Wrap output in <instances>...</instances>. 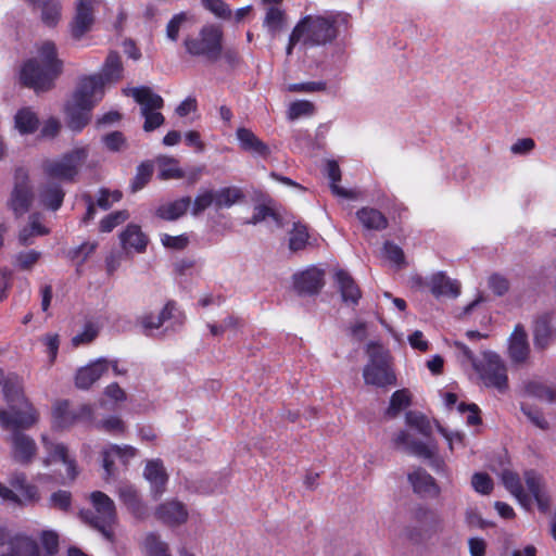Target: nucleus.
Returning a JSON list of instances; mask_svg holds the SVG:
<instances>
[{
    "label": "nucleus",
    "mask_w": 556,
    "mask_h": 556,
    "mask_svg": "<svg viewBox=\"0 0 556 556\" xmlns=\"http://www.w3.org/2000/svg\"><path fill=\"white\" fill-rule=\"evenodd\" d=\"M502 482L505 485V488L511 493V495H514L517 498L520 505H522L526 508L530 506V497L525 492L517 473L509 470H504L502 472Z\"/></svg>",
    "instance_id": "obj_41"
},
{
    "label": "nucleus",
    "mask_w": 556,
    "mask_h": 556,
    "mask_svg": "<svg viewBox=\"0 0 556 556\" xmlns=\"http://www.w3.org/2000/svg\"><path fill=\"white\" fill-rule=\"evenodd\" d=\"M191 205L189 197H182L172 202L160 205L156 215L165 220H176L181 217Z\"/></svg>",
    "instance_id": "obj_38"
},
{
    "label": "nucleus",
    "mask_w": 556,
    "mask_h": 556,
    "mask_svg": "<svg viewBox=\"0 0 556 556\" xmlns=\"http://www.w3.org/2000/svg\"><path fill=\"white\" fill-rule=\"evenodd\" d=\"M214 190L213 189H205V190H201L192 205L191 206V214L197 216L199 214H201L203 211H205L207 207H210L211 205H215V200H214Z\"/></svg>",
    "instance_id": "obj_52"
},
{
    "label": "nucleus",
    "mask_w": 556,
    "mask_h": 556,
    "mask_svg": "<svg viewBox=\"0 0 556 556\" xmlns=\"http://www.w3.org/2000/svg\"><path fill=\"white\" fill-rule=\"evenodd\" d=\"M456 348V357L460 363L462 367L467 369H475L478 366L479 359L473 355V353L462 342H455Z\"/></svg>",
    "instance_id": "obj_58"
},
{
    "label": "nucleus",
    "mask_w": 556,
    "mask_h": 556,
    "mask_svg": "<svg viewBox=\"0 0 556 556\" xmlns=\"http://www.w3.org/2000/svg\"><path fill=\"white\" fill-rule=\"evenodd\" d=\"M157 165L160 179H180L185 177V172L179 167V162L174 157H159Z\"/></svg>",
    "instance_id": "obj_43"
},
{
    "label": "nucleus",
    "mask_w": 556,
    "mask_h": 556,
    "mask_svg": "<svg viewBox=\"0 0 556 556\" xmlns=\"http://www.w3.org/2000/svg\"><path fill=\"white\" fill-rule=\"evenodd\" d=\"M410 404V393L407 389H401L395 391L390 399L389 407L387 408V415L389 417H395L402 409L406 408Z\"/></svg>",
    "instance_id": "obj_46"
},
{
    "label": "nucleus",
    "mask_w": 556,
    "mask_h": 556,
    "mask_svg": "<svg viewBox=\"0 0 556 556\" xmlns=\"http://www.w3.org/2000/svg\"><path fill=\"white\" fill-rule=\"evenodd\" d=\"M11 485L16 493V505H34L40 500V493L35 484L27 481L24 473H16L11 479Z\"/></svg>",
    "instance_id": "obj_24"
},
{
    "label": "nucleus",
    "mask_w": 556,
    "mask_h": 556,
    "mask_svg": "<svg viewBox=\"0 0 556 556\" xmlns=\"http://www.w3.org/2000/svg\"><path fill=\"white\" fill-rule=\"evenodd\" d=\"M138 454L136 447L131 445H117L111 444L103 450V468L105 471V479H110L115 475L114 471V460L117 458L121 463L126 466L130 462V459L135 458Z\"/></svg>",
    "instance_id": "obj_18"
},
{
    "label": "nucleus",
    "mask_w": 556,
    "mask_h": 556,
    "mask_svg": "<svg viewBox=\"0 0 556 556\" xmlns=\"http://www.w3.org/2000/svg\"><path fill=\"white\" fill-rule=\"evenodd\" d=\"M99 0H76L75 13L70 23V33L78 41L89 33L94 23V12Z\"/></svg>",
    "instance_id": "obj_14"
},
{
    "label": "nucleus",
    "mask_w": 556,
    "mask_h": 556,
    "mask_svg": "<svg viewBox=\"0 0 556 556\" xmlns=\"http://www.w3.org/2000/svg\"><path fill=\"white\" fill-rule=\"evenodd\" d=\"M185 314L176 302L168 301L157 313L147 312L138 317V324L148 336L164 327L165 331H178L185 323Z\"/></svg>",
    "instance_id": "obj_8"
},
{
    "label": "nucleus",
    "mask_w": 556,
    "mask_h": 556,
    "mask_svg": "<svg viewBox=\"0 0 556 556\" xmlns=\"http://www.w3.org/2000/svg\"><path fill=\"white\" fill-rule=\"evenodd\" d=\"M108 372V363L105 357H100L80 367L75 376V386L78 389L87 390L94 382Z\"/></svg>",
    "instance_id": "obj_20"
},
{
    "label": "nucleus",
    "mask_w": 556,
    "mask_h": 556,
    "mask_svg": "<svg viewBox=\"0 0 556 556\" xmlns=\"http://www.w3.org/2000/svg\"><path fill=\"white\" fill-rule=\"evenodd\" d=\"M393 442L397 447L403 448L407 453L428 460L429 465L438 473L448 477V468L444 459L438 455V445L434 442H422L412 439L410 434L405 430L397 432L393 438Z\"/></svg>",
    "instance_id": "obj_9"
},
{
    "label": "nucleus",
    "mask_w": 556,
    "mask_h": 556,
    "mask_svg": "<svg viewBox=\"0 0 556 556\" xmlns=\"http://www.w3.org/2000/svg\"><path fill=\"white\" fill-rule=\"evenodd\" d=\"M294 288L299 293L313 294L324 286V271L315 266L293 276Z\"/></svg>",
    "instance_id": "obj_21"
},
{
    "label": "nucleus",
    "mask_w": 556,
    "mask_h": 556,
    "mask_svg": "<svg viewBox=\"0 0 556 556\" xmlns=\"http://www.w3.org/2000/svg\"><path fill=\"white\" fill-rule=\"evenodd\" d=\"M130 93L140 104L141 115L144 117L143 129L152 131L160 127L164 123V116L160 112L164 104L162 97L148 87L132 88Z\"/></svg>",
    "instance_id": "obj_10"
},
{
    "label": "nucleus",
    "mask_w": 556,
    "mask_h": 556,
    "mask_svg": "<svg viewBox=\"0 0 556 556\" xmlns=\"http://www.w3.org/2000/svg\"><path fill=\"white\" fill-rule=\"evenodd\" d=\"M4 406H0V427L12 432L27 430L39 421V413L17 382L8 380L2 388Z\"/></svg>",
    "instance_id": "obj_2"
},
{
    "label": "nucleus",
    "mask_w": 556,
    "mask_h": 556,
    "mask_svg": "<svg viewBox=\"0 0 556 556\" xmlns=\"http://www.w3.org/2000/svg\"><path fill=\"white\" fill-rule=\"evenodd\" d=\"M64 195L62 186L55 181L43 184L37 191L39 203L52 211L61 207Z\"/></svg>",
    "instance_id": "obj_30"
},
{
    "label": "nucleus",
    "mask_w": 556,
    "mask_h": 556,
    "mask_svg": "<svg viewBox=\"0 0 556 556\" xmlns=\"http://www.w3.org/2000/svg\"><path fill=\"white\" fill-rule=\"evenodd\" d=\"M88 156V146H76L60 156L45 160L41 165L42 172L48 178L73 182Z\"/></svg>",
    "instance_id": "obj_5"
},
{
    "label": "nucleus",
    "mask_w": 556,
    "mask_h": 556,
    "mask_svg": "<svg viewBox=\"0 0 556 556\" xmlns=\"http://www.w3.org/2000/svg\"><path fill=\"white\" fill-rule=\"evenodd\" d=\"M526 392L531 396L538 397L548 403H553L556 400L555 390L541 382L531 381L527 383Z\"/></svg>",
    "instance_id": "obj_47"
},
{
    "label": "nucleus",
    "mask_w": 556,
    "mask_h": 556,
    "mask_svg": "<svg viewBox=\"0 0 556 556\" xmlns=\"http://www.w3.org/2000/svg\"><path fill=\"white\" fill-rule=\"evenodd\" d=\"M144 546L148 556H172L168 544L160 540V538L154 533H151L146 538Z\"/></svg>",
    "instance_id": "obj_51"
},
{
    "label": "nucleus",
    "mask_w": 556,
    "mask_h": 556,
    "mask_svg": "<svg viewBox=\"0 0 556 556\" xmlns=\"http://www.w3.org/2000/svg\"><path fill=\"white\" fill-rule=\"evenodd\" d=\"M471 485L480 494H489L493 489V481L489 475L476 472L471 479Z\"/></svg>",
    "instance_id": "obj_63"
},
{
    "label": "nucleus",
    "mask_w": 556,
    "mask_h": 556,
    "mask_svg": "<svg viewBox=\"0 0 556 556\" xmlns=\"http://www.w3.org/2000/svg\"><path fill=\"white\" fill-rule=\"evenodd\" d=\"M367 362L363 368L366 386L377 389H389L397 383L393 367V357L382 344L371 341L366 346Z\"/></svg>",
    "instance_id": "obj_4"
},
{
    "label": "nucleus",
    "mask_w": 556,
    "mask_h": 556,
    "mask_svg": "<svg viewBox=\"0 0 556 556\" xmlns=\"http://www.w3.org/2000/svg\"><path fill=\"white\" fill-rule=\"evenodd\" d=\"M215 207H230L242 197L241 191L235 187L220 188L214 190Z\"/></svg>",
    "instance_id": "obj_44"
},
{
    "label": "nucleus",
    "mask_w": 556,
    "mask_h": 556,
    "mask_svg": "<svg viewBox=\"0 0 556 556\" xmlns=\"http://www.w3.org/2000/svg\"><path fill=\"white\" fill-rule=\"evenodd\" d=\"M315 113V105L307 100H298L290 103L288 108V118L291 121L300 117H309Z\"/></svg>",
    "instance_id": "obj_48"
},
{
    "label": "nucleus",
    "mask_w": 556,
    "mask_h": 556,
    "mask_svg": "<svg viewBox=\"0 0 556 556\" xmlns=\"http://www.w3.org/2000/svg\"><path fill=\"white\" fill-rule=\"evenodd\" d=\"M153 174V167L150 163H141L138 168L136 176L131 182V190L134 192L141 190L151 179Z\"/></svg>",
    "instance_id": "obj_57"
},
{
    "label": "nucleus",
    "mask_w": 556,
    "mask_h": 556,
    "mask_svg": "<svg viewBox=\"0 0 556 556\" xmlns=\"http://www.w3.org/2000/svg\"><path fill=\"white\" fill-rule=\"evenodd\" d=\"M156 517L168 526H177L186 522L188 513L182 503L169 501L161 504L156 509Z\"/></svg>",
    "instance_id": "obj_28"
},
{
    "label": "nucleus",
    "mask_w": 556,
    "mask_h": 556,
    "mask_svg": "<svg viewBox=\"0 0 556 556\" xmlns=\"http://www.w3.org/2000/svg\"><path fill=\"white\" fill-rule=\"evenodd\" d=\"M406 425L422 434L424 437H428L431 432V426L429 420L420 413L417 412H407L406 416Z\"/></svg>",
    "instance_id": "obj_50"
},
{
    "label": "nucleus",
    "mask_w": 556,
    "mask_h": 556,
    "mask_svg": "<svg viewBox=\"0 0 556 556\" xmlns=\"http://www.w3.org/2000/svg\"><path fill=\"white\" fill-rule=\"evenodd\" d=\"M105 85L98 75H89L80 79L76 90L72 94L80 102L94 106L104 96Z\"/></svg>",
    "instance_id": "obj_16"
},
{
    "label": "nucleus",
    "mask_w": 556,
    "mask_h": 556,
    "mask_svg": "<svg viewBox=\"0 0 556 556\" xmlns=\"http://www.w3.org/2000/svg\"><path fill=\"white\" fill-rule=\"evenodd\" d=\"M121 501L135 514L140 510V500L137 490L130 484H123L118 489Z\"/></svg>",
    "instance_id": "obj_49"
},
{
    "label": "nucleus",
    "mask_w": 556,
    "mask_h": 556,
    "mask_svg": "<svg viewBox=\"0 0 556 556\" xmlns=\"http://www.w3.org/2000/svg\"><path fill=\"white\" fill-rule=\"evenodd\" d=\"M383 255L397 268H401L406 264L403 250L393 242L387 241L384 243Z\"/></svg>",
    "instance_id": "obj_59"
},
{
    "label": "nucleus",
    "mask_w": 556,
    "mask_h": 556,
    "mask_svg": "<svg viewBox=\"0 0 556 556\" xmlns=\"http://www.w3.org/2000/svg\"><path fill=\"white\" fill-rule=\"evenodd\" d=\"M143 476L150 483L154 496L163 494L167 482V473L160 459L149 460L146 465Z\"/></svg>",
    "instance_id": "obj_29"
},
{
    "label": "nucleus",
    "mask_w": 556,
    "mask_h": 556,
    "mask_svg": "<svg viewBox=\"0 0 556 556\" xmlns=\"http://www.w3.org/2000/svg\"><path fill=\"white\" fill-rule=\"evenodd\" d=\"M334 279L342 301L348 305H356L362 294L350 274L343 269H338L334 274Z\"/></svg>",
    "instance_id": "obj_32"
},
{
    "label": "nucleus",
    "mask_w": 556,
    "mask_h": 556,
    "mask_svg": "<svg viewBox=\"0 0 556 556\" xmlns=\"http://www.w3.org/2000/svg\"><path fill=\"white\" fill-rule=\"evenodd\" d=\"M50 506L63 511H67L71 508L72 496L71 493L64 490H59L51 494Z\"/></svg>",
    "instance_id": "obj_64"
},
{
    "label": "nucleus",
    "mask_w": 556,
    "mask_h": 556,
    "mask_svg": "<svg viewBox=\"0 0 556 556\" xmlns=\"http://www.w3.org/2000/svg\"><path fill=\"white\" fill-rule=\"evenodd\" d=\"M128 217L127 211L113 212L101 219L100 230L102 232H111L115 227L127 220Z\"/></svg>",
    "instance_id": "obj_60"
},
{
    "label": "nucleus",
    "mask_w": 556,
    "mask_h": 556,
    "mask_svg": "<svg viewBox=\"0 0 556 556\" xmlns=\"http://www.w3.org/2000/svg\"><path fill=\"white\" fill-rule=\"evenodd\" d=\"M119 240L122 248L127 252L132 250L137 253H142L148 244V237L135 224L127 225L121 232Z\"/></svg>",
    "instance_id": "obj_31"
},
{
    "label": "nucleus",
    "mask_w": 556,
    "mask_h": 556,
    "mask_svg": "<svg viewBox=\"0 0 556 556\" xmlns=\"http://www.w3.org/2000/svg\"><path fill=\"white\" fill-rule=\"evenodd\" d=\"M553 315L545 313L538 316L533 326V341L536 349H546L553 340Z\"/></svg>",
    "instance_id": "obj_33"
},
{
    "label": "nucleus",
    "mask_w": 556,
    "mask_h": 556,
    "mask_svg": "<svg viewBox=\"0 0 556 556\" xmlns=\"http://www.w3.org/2000/svg\"><path fill=\"white\" fill-rule=\"evenodd\" d=\"M525 481L529 493L532 495L542 513H546L551 506V497L546 491L545 484L541 476L534 471L525 473Z\"/></svg>",
    "instance_id": "obj_25"
},
{
    "label": "nucleus",
    "mask_w": 556,
    "mask_h": 556,
    "mask_svg": "<svg viewBox=\"0 0 556 556\" xmlns=\"http://www.w3.org/2000/svg\"><path fill=\"white\" fill-rule=\"evenodd\" d=\"M34 8L40 11V20L47 27H55L62 17V4L59 0H46Z\"/></svg>",
    "instance_id": "obj_40"
},
{
    "label": "nucleus",
    "mask_w": 556,
    "mask_h": 556,
    "mask_svg": "<svg viewBox=\"0 0 556 556\" xmlns=\"http://www.w3.org/2000/svg\"><path fill=\"white\" fill-rule=\"evenodd\" d=\"M62 72L63 61L55 42L42 40L35 45L34 56L23 63L20 78L25 86L39 92L51 89Z\"/></svg>",
    "instance_id": "obj_1"
},
{
    "label": "nucleus",
    "mask_w": 556,
    "mask_h": 556,
    "mask_svg": "<svg viewBox=\"0 0 556 556\" xmlns=\"http://www.w3.org/2000/svg\"><path fill=\"white\" fill-rule=\"evenodd\" d=\"M473 370L484 386L495 388L500 392L506 391L508 380L506 366L496 353L483 352Z\"/></svg>",
    "instance_id": "obj_11"
},
{
    "label": "nucleus",
    "mask_w": 556,
    "mask_h": 556,
    "mask_svg": "<svg viewBox=\"0 0 556 556\" xmlns=\"http://www.w3.org/2000/svg\"><path fill=\"white\" fill-rule=\"evenodd\" d=\"M12 456L21 464H28L35 457L37 445L35 440L22 431L12 432Z\"/></svg>",
    "instance_id": "obj_23"
},
{
    "label": "nucleus",
    "mask_w": 556,
    "mask_h": 556,
    "mask_svg": "<svg viewBox=\"0 0 556 556\" xmlns=\"http://www.w3.org/2000/svg\"><path fill=\"white\" fill-rule=\"evenodd\" d=\"M39 116L36 111L29 106L18 109L13 116V128L21 136L35 134L39 128Z\"/></svg>",
    "instance_id": "obj_27"
},
{
    "label": "nucleus",
    "mask_w": 556,
    "mask_h": 556,
    "mask_svg": "<svg viewBox=\"0 0 556 556\" xmlns=\"http://www.w3.org/2000/svg\"><path fill=\"white\" fill-rule=\"evenodd\" d=\"M407 478L414 492L421 497L437 498L441 494L435 479L422 468L414 469Z\"/></svg>",
    "instance_id": "obj_19"
},
{
    "label": "nucleus",
    "mask_w": 556,
    "mask_h": 556,
    "mask_svg": "<svg viewBox=\"0 0 556 556\" xmlns=\"http://www.w3.org/2000/svg\"><path fill=\"white\" fill-rule=\"evenodd\" d=\"M93 106L71 97L64 108L67 127L74 132H80L90 122Z\"/></svg>",
    "instance_id": "obj_15"
},
{
    "label": "nucleus",
    "mask_w": 556,
    "mask_h": 556,
    "mask_svg": "<svg viewBox=\"0 0 556 556\" xmlns=\"http://www.w3.org/2000/svg\"><path fill=\"white\" fill-rule=\"evenodd\" d=\"M308 239L307 229L304 225L294 224L292 231L290 232L289 247L292 251L302 250Z\"/></svg>",
    "instance_id": "obj_56"
},
{
    "label": "nucleus",
    "mask_w": 556,
    "mask_h": 556,
    "mask_svg": "<svg viewBox=\"0 0 556 556\" xmlns=\"http://www.w3.org/2000/svg\"><path fill=\"white\" fill-rule=\"evenodd\" d=\"M90 502L92 509L80 513L83 520L98 530L108 541H112V527L116 521L114 502L100 491H94L90 494Z\"/></svg>",
    "instance_id": "obj_6"
},
{
    "label": "nucleus",
    "mask_w": 556,
    "mask_h": 556,
    "mask_svg": "<svg viewBox=\"0 0 556 556\" xmlns=\"http://www.w3.org/2000/svg\"><path fill=\"white\" fill-rule=\"evenodd\" d=\"M327 176L330 180V188L333 194L344 199L356 200L358 198V191L348 190L338 185L341 179V170L336 161H328L326 165Z\"/></svg>",
    "instance_id": "obj_39"
},
{
    "label": "nucleus",
    "mask_w": 556,
    "mask_h": 556,
    "mask_svg": "<svg viewBox=\"0 0 556 556\" xmlns=\"http://www.w3.org/2000/svg\"><path fill=\"white\" fill-rule=\"evenodd\" d=\"M31 200L33 191L28 172L23 167H18L14 173V186L8 199V207L16 217H20L28 211Z\"/></svg>",
    "instance_id": "obj_12"
},
{
    "label": "nucleus",
    "mask_w": 556,
    "mask_h": 556,
    "mask_svg": "<svg viewBox=\"0 0 556 556\" xmlns=\"http://www.w3.org/2000/svg\"><path fill=\"white\" fill-rule=\"evenodd\" d=\"M237 139L241 149L250 153L264 156L268 153V147L262 142L250 129L240 127L237 129Z\"/></svg>",
    "instance_id": "obj_37"
},
{
    "label": "nucleus",
    "mask_w": 556,
    "mask_h": 556,
    "mask_svg": "<svg viewBox=\"0 0 556 556\" xmlns=\"http://www.w3.org/2000/svg\"><path fill=\"white\" fill-rule=\"evenodd\" d=\"M326 88H327V84H326V81H323V80L290 84L287 86V90L289 92H303V93H313V92L325 91Z\"/></svg>",
    "instance_id": "obj_61"
},
{
    "label": "nucleus",
    "mask_w": 556,
    "mask_h": 556,
    "mask_svg": "<svg viewBox=\"0 0 556 556\" xmlns=\"http://www.w3.org/2000/svg\"><path fill=\"white\" fill-rule=\"evenodd\" d=\"M124 67L118 53L112 51L108 54L101 72L97 74L102 83L106 85L115 84L123 78Z\"/></svg>",
    "instance_id": "obj_34"
},
{
    "label": "nucleus",
    "mask_w": 556,
    "mask_h": 556,
    "mask_svg": "<svg viewBox=\"0 0 556 556\" xmlns=\"http://www.w3.org/2000/svg\"><path fill=\"white\" fill-rule=\"evenodd\" d=\"M40 256L41 253L36 250L22 251L14 256V266L21 270H30Z\"/></svg>",
    "instance_id": "obj_55"
},
{
    "label": "nucleus",
    "mask_w": 556,
    "mask_h": 556,
    "mask_svg": "<svg viewBox=\"0 0 556 556\" xmlns=\"http://www.w3.org/2000/svg\"><path fill=\"white\" fill-rule=\"evenodd\" d=\"M62 124L56 117L47 118L40 128V138L41 139H54L61 130Z\"/></svg>",
    "instance_id": "obj_62"
},
{
    "label": "nucleus",
    "mask_w": 556,
    "mask_h": 556,
    "mask_svg": "<svg viewBox=\"0 0 556 556\" xmlns=\"http://www.w3.org/2000/svg\"><path fill=\"white\" fill-rule=\"evenodd\" d=\"M338 30L332 14L306 15L294 26L287 47V54H291L295 45L307 47L325 46L336 39Z\"/></svg>",
    "instance_id": "obj_3"
},
{
    "label": "nucleus",
    "mask_w": 556,
    "mask_h": 556,
    "mask_svg": "<svg viewBox=\"0 0 556 556\" xmlns=\"http://www.w3.org/2000/svg\"><path fill=\"white\" fill-rule=\"evenodd\" d=\"M426 286L437 299H455L460 294V283L457 280L446 276L443 271L434 273L428 277L426 280Z\"/></svg>",
    "instance_id": "obj_17"
},
{
    "label": "nucleus",
    "mask_w": 556,
    "mask_h": 556,
    "mask_svg": "<svg viewBox=\"0 0 556 556\" xmlns=\"http://www.w3.org/2000/svg\"><path fill=\"white\" fill-rule=\"evenodd\" d=\"M4 545L7 547L0 552V556H40L37 542L23 534L9 536Z\"/></svg>",
    "instance_id": "obj_22"
},
{
    "label": "nucleus",
    "mask_w": 556,
    "mask_h": 556,
    "mask_svg": "<svg viewBox=\"0 0 556 556\" xmlns=\"http://www.w3.org/2000/svg\"><path fill=\"white\" fill-rule=\"evenodd\" d=\"M77 424L75 408L70 407L67 401H59L52 408V428L64 430Z\"/></svg>",
    "instance_id": "obj_35"
},
{
    "label": "nucleus",
    "mask_w": 556,
    "mask_h": 556,
    "mask_svg": "<svg viewBox=\"0 0 556 556\" xmlns=\"http://www.w3.org/2000/svg\"><path fill=\"white\" fill-rule=\"evenodd\" d=\"M223 31L215 25H206L199 34L187 36L184 40L186 52L193 58L216 62L223 51Z\"/></svg>",
    "instance_id": "obj_7"
},
{
    "label": "nucleus",
    "mask_w": 556,
    "mask_h": 556,
    "mask_svg": "<svg viewBox=\"0 0 556 556\" xmlns=\"http://www.w3.org/2000/svg\"><path fill=\"white\" fill-rule=\"evenodd\" d=\"M528 336L522 325H517L509 337L508 353L514 363H523L529 356Z\"/></svg>",
    "instance_id": "obj_26"
},
{
    "label": "nucleus",
    "mask_w": 556,
    "mask_h": 556,
    "mask_svg": "<svg viewBox=\"0 0 556 556\" xmlns=\"http://www.w3.org/2000/svg\"><path fill=\"white\" fill-rule=\"evenodd\" d=\"M42 446L47 453L43 460L45 466L53 463H62L65 466L66 478L74 481L78 476V467L75 457L71 454L68 447L64 443L54 442L47 434L41 435Z\"/></svg>",
    "instance_id": "obj_13"
},
{
    "label": "nucleus",
    "mask_w": 556,
    "mask_h": 556,
    "mask_svg": "<svg viewBox=\"0 0 556 556\" xmlns=\"http://www.w3.org/2000/svg\"><path fill=\"white\" fill-rule=\"evenodd\" d=\"M285 13L277 7L268 8L264 18V26L271 34L279 31L283 25Z\"/></svg>",
    "instance_id": "obj_53"
},
{
    "label": "nucleus",
    "mask_w": 556,
    "mask_h": 556,
    "mask_svg": "<svg viewBox=\"0 0 556 556\" xmlns=\"http://www.w3.org/2000/svg\"><path fill=\"white\" fill-rule=\"evenodd\" d=\"M356 217L367 230L380 231L387 228V217L377 208L364 206L356 212Z\"/></svg>",
    "instance_id": "obj_36"
},
{
    "label": "nucleus",
    "mask_w": 556,
    "mask_h": 556,
    "mask_svg": "<svg viewBox=\"0 0 556 556\" xmlns=\"http://www.w3.org/2000/svg\"><path fill=\"white\" fill-rule=\"evenodd\" d=\"M94 427L111 434H122L126 430L125 421L115 415L103 418L98 421Z\"/></svg>",
    "instance_id": "obj_54"
},
{
    "label": "nucleus",
    "mask_w": 556,
    "mask_h": 556,
    "mask_svg": "<svg viewBox=\"0 0 556 556\" xmlns=\"http://www.w3.org/2000/svg\"><path fill=\"white\" fill-rule=\"evenodd\" d=\"M40 214H31L28 219V225L24 227L18 235V240L22 244L28 245L33 243L31 238L43 236L49 232L48 228L42 224Z\"/></svg>",
    "instance_id": "obj_42"
},
{
    "label": "nucleus",
    "mask_w": 556,
    "mask_h": 556,
    "mask_svg": "<svg viewBox=\"0 0 556 556\" xmlns=\"http://www.w3.org/2000/svg\"><path fill=\"white\" fill-rule=\"evenodd\" d=\"M101 327L102 324L99 320H88L83 330L73 337V345L79 346L92 342L98 337Z\"/></svg>",
    "instance_id": "obj_45"
}]
</instances>
